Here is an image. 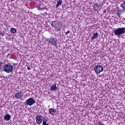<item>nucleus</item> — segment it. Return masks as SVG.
<instances>
[{
  "instance_id": "39448f33",
  "label": "nucleus",
  "mask_w": 125,
  "mask_h": 125,
  "mask_svg": "<svg viewBox=\"0 0 125 125\" xmlns=\"http://www.w3.org/2000/svg\"><path fill=\"white\" fill-rule=\"evenodd\" d=\"M36 124H37V125H41L42 123V121L44 120V118L43 117L42 115L39 114L36 115Z\"/></svg>"
},
{
  "instance_id": "7ed1b4c3",
  "label": "nucleus",
  "mask_w": 125,
  "mask_h": 125,
  "mask_svg": "<svg viewBox=\"0 0 125 125\" xmlns=\"http://www.w3.org/2000/svg\"><path fill=\"white\" fill-rule=\"evenodd\" d=\"M3 70L6 73H11L13 71V65H11L10 63H6L3 66Z\"/></svg>"
},
{
  "instance_id": "20e7f679",
  "label": "nucleus",
  "mask_w": 125,
  "mask_h": 125,
  "mask_svg": "<svg viewBox=\"0 0 125 125\" xmlns=\"http://www.w3.org/2000/svg\"><path fill=\"white\" fill-rule=\"evenodd\" d=\"M46 42H48L49 43H50L54 46L57 47V39L55 38H52L51 37L49 39L46 38Z\"/></svg>"
},
{
  "instance_id": "a211bd4d",
  "label": "nucleus",
  "mask_w": 125,
  "mask_h": 125,
  "mask_svg": "<svg viewBox=\"0 0 125 125\" xmlns=\"http://www.w3.org/2000/svg\"><path fill=\"white\" fill-rule=\"evenodd\" d=\"M121 7L125 10V1H124L121 4Z\"/></svg>"
},
{
  "instance_id": "b1692460",
  "label": "nucleus",
  "mask_w": 125,
  "mask_h": 125,
  "mask_svg": "<svg viewBox=\"0 0 125 125\" xmlns=\"http://www.w3.org/2000/svg\"><path fill=\"white\" fill-rule=\"evenodd\" d=\"M124 21H125V18H124Z\"/></svg>"
},
{
  "instance_id": "9d476101",
  "label": "nucleus",
  "mask_w": 125,
  "mask_h": 125,
  "mask_svg": "<svg viewBox=\"0 0 125 125\" xmlns=\"http://www.w3.org/2000/svg\"><path fill=\"white\" fill-rule=\"evenodd\" d=\"M57 89H58V88L57 87V86H56V83H55L50 86V91H55V90H57Z\"/></svg>"
},
{
  "instance_id": "6ab92c4d",
  "label": "nucleus",
  "mask_w": 125,
  "mask_h": 125,
  "mask_svg": "<svg viewBox=\"0 0 125 125\" xmlns=\"http://www.w3.org/2000/svg\"><path fill=\"white\" fill-rule=\"evenodd\" d=\"M3 67V65H2V62H0V70L1 69H2Z\"/></svg>"
},
{
  "instance_id": "4be33fe9",
  "label": "nucleus",
  "mask_w": 125,
  "mask_h": 125,
  "mask_svg": "<svg viewBox=\"0 0 125 125\" xmlns=\"http://www.w3.org/2000/svg\"><path fill=\"white\" fill-rule=\"evenodd\" d=\"M27 70H31V68H30L29 66H27Z\"/></svg>"
},
{
  "instance_id": "4468645a",
  "label": "nucleus",
  "mask_w": 125,
  "mask_h": 125,
  "mask_svg": "<svg viewBox=\"0 0 125 125\" xmlns=\"http://www.w3.org/2000/svg\"><path fill=\"white\" fill-rule=\"evenodd\" d=\"M125 10H119L117 13V15L118 17H121V14L124 12Z\"/></svg>"
},
{
  "instance_id": "f8f14e48",
  "label": "nucleus",
  "mask_w": 125,
  "mask_h": 125,
  "mask_svg": "<svg viewBox=\"0 0 125 125\" xmlns=\"http://www.w3.org/2000/svg\"><path fill=\"white\" fill-rule=\"evenodd\" d=\"M10 118H11L10 115L6 114L4 117V119L5 121H6L7 122L9 121V120H10Z\"/></svg>"
},
{
  "instance_id": "ddd939ff",
  "label": "nucleus",
  "mask_w": 125,
  "mask_h": 125,
  "mask_svg": "<svg viewBox=\"0 0 125 125\" xmlns=\"http://www.w3.org/2000/svg\"><path fill=\"white\" fill-rule=\"evenodd\" d=\"M98 38V33L96 32L94 33L93 35V36L91 38L92 41H93V40H95V39H97Z\"/></svg>"
},
{
  "instance_id": "aec40b11",
  "label": "nucleus",
  "mask_w": 125,
  "mask_h": 125,
  "mask_svg": "<svg viewBox=\"0 0 125 125\" xmlns=\"http://www.w3.org/2000/svg\"><path fill=\"white\" fill-rule=\"evenodd\" d=\"M68 34H70V30H68L67 31H66L65 32V35L67 36V35H68Z\"/></svg>"
},
{
  "instance_id": "5701e85b",
  "label": "nucleus",
  "mask_w": 125,
  "mask_h": 125,
  "mask_svg": "<svg viewBox=\"0 0 125 125\" xmlns=\"http://www.w3.org/2000/svg\"><path fill=\"white\" fill-rule=\"evenodd\" d=\"M11 1H13V0H11Z\"/></svg>"
},
{
  "instance_id": "f3484780",
  "label": "nucleus",
  "mask_w": 125,
  "mask_h": 125,
  "mask_svg": "<svg viewBox=\"0 0 125 125\" xmlns=\"http://www.w3.org/2000/svg\"><path fill=\"white\" fill-rule=\"evenodd\" d=\"M44 120H44L43 119V121H42V122H43L42 125H48V124L46 123V122H47V121H48L47 119H44Z\"/></svg>"
},
{
  "instance_id": "412c9836",
  "label": "nucleus",
  "mask_w": 125,
  "mask_h": 125,
  "mask_svg": "<svg viewBox=\"0 0 125 125\" xmlns=\"http://www.w3.org/2000/svg\"><path fill=\"white\" fill-rule=\"evenodd\" d=\"M0 36H3V35H4V34H3V33H0Z\"/></svg>"
},
{
  "instance_id": "423d86ee",
  "label": "nucleus",
  "mask_w": 125,
  "mask_h": 125,
  "mask_svg": "<svg viewBox=\"0 0 125 125\" xmlns=\"http://www.w3.org/2000/svg\"><path fill=\"white\" fill-rule=\"evenodd\" d=\"M104 68H103V66L102 65H100V64L97 65L95 68V72L96 73V74H100L101 72H103V70Z\"/></svg>"
},
{
  "instance_id": "1a4fd4ad",
  "label": "nucleus",
  "mask_w": 125,
  "mask_h": 125,
  "mask_svg": "<svg viewBox=\"0 0 125 125\" xmlns=\"http://www.w3.org/2000/svg\"><path fill=\"white\" fill-rule=\"evenodd\" d=\"M15 96L17 99H22L23 97V92L22 91H20L16 93L15 94Z\"/></svg>"
},
{
  "instance_id": "f257e3e1",
  "label": "nucleus",
  "mask_w": 125,
  "mask_h": 125,
  "mask_svg": "<svg viewBox=\"0 0 125 125\" xmlns=\"http://www.w3.org/2000/svg\"><path fill=\"white\" fill-rule=\"evenodd\" d=\"M114 33L118 38H121L122 35L125 34V27H119L114 30Z\"/></svg>"
},
{
  "instance_id": "f03ea898",
  "label": "nucleus",
  "mask_w": 125,
  "mask_h": 125,
  "mask_svg": "<svg viewBox=\"0 0 125 125\" xmlns=\"http://www.w3.org/2000/svg\"><path fill=\"white\" fill-rule=\"evenodd\" d=\"M56 21H52L51 26L53 28H55L56 32H61L62 30V25H59L60 22H56Z\"/></svg>"
},
{
  "instance_id": "9b49d317",
  "label": "nucleus",
  "mask_w": 125,
  "mask_h": 125,
  "mask_svg": "<svg viewBox=\"0 0 125 125\" xmlns=\"http://www.w3.org/2000/svg\"><path fill=\"white\" fill-rule=\"evenodd\" d=\"M49 114L50 115H55L56 114V110L53 108H49Z\"/></svg>"
},
{
  "instance_id": "2eb2a0df",
  "label": "nucleus",
  "mask_w": 125,
  "mask_h": 125,
  "mask_svg": "<svg viewBox=\"0 0 125 125\" xmlns=\"http://www.w3.org/2000/svg\"><path fill=\"white\" fill-rule=\"evenodd\" d=\"M62 0H59V1L57 2V4L56 5V7L57 8L59 5H61L62 4Z\"/></svg>"
},
{
  "instance_id": "0eeeda50",
  "label": "nucleus",
  "mask_w": 125,
  "mask_h": 125,
  "mask_svg": "<svg viewBox=\"0 0 125 125\" xmlns=\"http://www.w3.org/2000/svg\"><path fill=\"white\" fill-rule=\"evenodd\" d=\"M94 5L93 6V9L94 11H95V12L96 11H98V10H99V8L103 6V4H99L97 3H94Z\"/></svg>"
},
{
  "instance_id": "dca6fc26",
  "label": "nucleus",
  "mask_w": 125,
  "mask_h": 125,
  "mask_svg": "<svg viewBox=\"0 0 125 125\" xmlns=\"http://www.w3.org/2000/svg\"><path fill=\"white\" fill-rule=\"evenodd\" d=\"M10 32L12 34H15V33H16L17 32V30L16 29V28H12L10 29Z\"/></svg>"
},
{
  "instance_id": "6e6552de",
  "label": "nucleus",
  "mask_w": 125,
  "mask_h": 125,
  "mask_svg": "<svg viewBox=\"0 0 125 125\" xmlns=\"http://www.w3.org/2000/svg\"><path fill=\"white\" fill-rule=\"evenodd\" d=\"M26 103L27 105H28L29 106H32V105L36 103V101L33 98H30L26 101Z\"/></svg>"
}]
</instances>
